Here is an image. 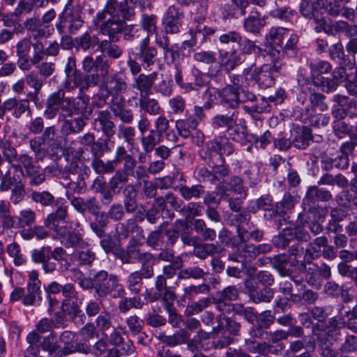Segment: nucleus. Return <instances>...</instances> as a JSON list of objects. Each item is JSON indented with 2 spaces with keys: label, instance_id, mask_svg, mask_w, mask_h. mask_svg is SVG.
<instances>
[{
  "label": "nucleus",
  "instance_id": "obj_15",
  "mask_svg": "<svg viewBox=\"0 0 357 357\" xmlns=\"http://www.w3.org/2000/svg\"><path fill=\"white\" fill-rule=\"evenodd\" d=\"M184 18V12L181 8L175 5L169 6L162 19V24L166 33H178L183 25Z\"/></svg>",
  "mask_w": 357,
  "mask_h": 357
},
{
  "label": "nucleus",
  "instance_id": "obj_48",
  "mask_svg": "<svg viewBox=\"0 0 357 357\" xmlns=\"http://www.w3.org/2000/svg\"><path fill=\"white\" fill-rule=\"evenodd\" d=\"M75 43L78 49H81L86 52L91 48H93L96 45L99 47L100 41L99 40L97 35L91 34L89 31H86L83 34L76 37Z\"/></svg>",
  "mask_w": 357,
  "mask_h": 357
},
{
  "label": "nucleus",
  "instance_id": "obj_29",
  "mask_svg": "<svg viewBox=\"0 0 357 357\" xmlns=\"http://www.w3.org/2000/svg\"><path fill=\"white\" fill-rule=\"evenodd\" d=\"M58 121L61 123V133L65 136L79 133L86 126V122L81 117L67 119L64 115H59Z\"/></svg>",
  "mask_w": 357,
  "mask_h": 357
},
{
  "label": "nucleus",
  "instance_id": "obj_13",
  "mask_svg": "<svg viewBox=\"0 0 357 357\" xmlns=\"http://www.w3.org/2000/svg\"><path fill=\"white\" fill-rule=\"evenodd\" d=\"M242 89L234 85H226L222 89H215V96L218 103L227 109H237L241 103L243 102Z\"/></svg>",
  "mask_w": 357,
  "mask_h": 357
},
{
  "label": "nucleus",
  "instance_id": "obj_36",
  "mask_svg": "<svg viewBox=\"0 0 357 357\" xmlns=\"http://www.w3.org/2000/svg\"><path fill=\"white\" fill-rule=\"evenodd\" d=\"M33 44L30 38H23L20 40L15 45L16 56L17 57V64L22 70L26 61L30 56V52Z\"/></svg>",
  "mask_w": 357,
  "mask_h": 357
},
{
  "label": "nucleus",
  "instance_id": "obj_5",
  "mask_svg": "<svg viewBox=\"0 0 357 357\" xmlns=\"http://www.w3.org/2000/svg\"><path fill=\"white\" fill-rule=\"evenodd\" d=\"M281 73V66L276 62L257 66L254 63L243 70V76L248 84H256L260 89L271 87L275 77Z\"/></svg>",
  "mask_w": 357,
  "mask_h": 357
},
{
  "label": "nucleus",
  "instance_id": "obj_37",
  "mask_svg": "<svg viewBox=\"0 0 357 357\" xmlns=\"http://www.w3.org/2000/svg\"><path fill=\"white\" fill-rule=\"evenodd\" d=\"M265 24V19L261 17L260 13L257 10L252 11L250 14L244 19L243 23L245 31L251 33H259Z\"/></svg>",
  "mask_w": 357,
  "mask_h": 357
},
{
  "label": "nucleus",
  "instance_id": "obj_17",
  "mask_svg": "<svg viewBox=\"0 0 357 357\" xmlns=\"http://www.w3.org/2000/svg\"><path fill=\"white\" fill-rule=\"evenodd\" d=\"M89 102V96L86 94L78 95L77 98L65 97L61 107V113L65 117L82 114L86 109Z\"/></svg>",
  "mask_w": 357,
  "mask_h": 357
},
{
  "label": "nucleus",
  "instance_id": "obj_64",
  "mask_svg": "<svg viewBox=\"0 0 357 357\" xmlns=\"http://www.w3.org/2000/svg\"><path fill=\"white\" fill-rule=\"evenodd\" d=\"M195 231L199 234L204 241H214L216 232L214 229L208 228L205 222L202 219L195 220L193 224Z\"/></svg>",
  "mask_w": 357,
  "mask_h": 357
},
{
  "label": "nucleus",
  "instance_id": "obj_22",
  "mask_svg": "<svg viewBox=\"0 0 357 357\" xmlns=\"http://www.w3.org/2000/svg\"><path fill=\"white\" fill-rule=\"evenodd\" d=\"M39 346L46 352L49 357H63V349L59 344L58 334L56 332H51L47 335L40 336Z\"/></svg>",
  "mask_w": 357,
  "mask_h": 357
},
{
  "label": "nucleus",
  "instance_id": "obj_40",
  "mask_svg": "<svg viewBox=\"0 0 357 357\" xmlns=\"http://www.w3.org/2000/svg\"><path fill=\"white\" fill-rule=\"evenodd\" d=\"M114 172V174L109 181V185L113 190V193L118 194L128 182L130 172H132V170H126L122 168Z\"/></svg>",
  "mask_w": 357,
  "mask_h": 357
},
{
  "label": "nucleus",
  "instance_id": "obj_60",
  "mask_svg": "<svg viewBox=\"0 0 357 357\" xmlns=\"http://www.w3.org/2000/svg\"><path fill=\"white\" fill-rule=\"evenodd\" d=\"M210 291L211 287L208 284L202 283L198 285L192 284L183 289L182 299L183 301L193 300L199 294H207Z\"/></svg>",
  "mask_w": 357,
  "mask_h": 357
},
{
  "label": "nucleus",
  "instance_id": "obj_25",
  "mask_svg": "<svg viewBox=\"0 0 357 357\" xmlns=\"http://www.w3.org/2000/svg\"><path fill=\"white\" fill-rule=\"evenodd\" d=\"M109 107L115 118L121 120L123 124L132 123L134 116L131 109L125 108V99L123 97H116L109 102Z\"/></svg>",
  "mask_w": 357,
  "mask_h": 357
},
{
  "label": "nucleus",
  "instance_id": "obj_2",
  "mask_svg": "<svg viewBox=\"0 0 357 357\" xmlns=\"http://www.w3.org/2000/svg\"><path fill=\"white\" fill-rule=\"evenodd\" d=\"M135 15L134 8L126 3L107 0L104 9L96 15L93 22L102 35L107 36L112 41H119L125 22L132 20Z\"/></svg>",
  "mask_w": 357,
  "mask_h": 357
},
{
  "label": "nucleus",
  "instance_id": "obj_8",
  "mask_svg": "<svg viewBox=\"0 0 357 357\" xmlns=\"http://www.w3.org/2000/svg\"><path fill=\"white\" fill-rule=\"evenodd\" d=\"M299 11L303 17L313 22L317 32L324 31L326 33H332L331 26L323 16L324 13L323 0H303L300 4Z\"/></svg>",
  "mask_w": 357,
  "mask_h": 357
},
{
  "label": "nucleus",
  "instance_id": "obj_50",
  "mask_svg": "<svg viewBox=\"0 0 357 357\" xmlns=\"http://www.w3.org/2000/svg\"><path fill=\"white\" fill-rule=\"evenodd\" d=\"M308 66L310 70L311 77L316 82H318L319 79L324 77V74H328L332 70L331 63L326 61H310L308 63Z\"/></svg>",
  "mask_w": 357,
  "mask_h": 357
},
{
  "label": "nucleus",
  "instance_id": "obj_19",
  "mask_svg": "<svg viewBox=\"0 0 357 357\" xmlns=\"http://www.w3.org/2000/svg\"><path fill=\"white\" fill-rule=\"evenodd\" d=\"M154 275L153 266H141L140 270L132 272L126 279L128 289L133 294H139L142 288L143 278L149 279Z\"/></svg>",
  "mask_w": 357,
  "mask_h": 357
},
{
  "label": "nucleus",
  "instance_id": "obj_54",
  "mask_svg": "<svg viewBox=\"0 0 357 357\" xmlns=\"http://www.w3.org/2000/svg\"><path fill=\"white\" fill-rule=\"evenodd\" d=\"M30 197L33 202L44 207L56 206L57 202H60L50 192L47 190L33 191Z\"/></svg>",
  "mask_w": 357,
  "mask_h": 357
},
{
  "label": "nucleus",
  "instance_id": "obj_3",
  "mask_svg": "<svg viewBox=\"0 0 357 357\" xmlns=\"http://www.w3.org/2000/svg\"><path fill=\"white\" fill-rule=\"evenodd\" d=\"M259 47L255 42L243 37L236 31H229L218 37V51L222 66L228 72L244 61L243 54H252Z\"/></svg>",
  "mask_w": 357,
  "mask_h": 357
},
{
  "label": "nucleus",
  "instance_id": "obj_53",
  "mask_svg": "<svg viewBox=\"0 0 357 357\" xmlns=\"http://www.w3.org/2000/svg\"><path fill=\"white\" fill-rule=\"evenodd\" d=\"M188 229V224L185 220H176L173 227L169 229H165L163 231L164 234L167 237V244L173 245L177 241L179 234Z\"/></svg>",
  "mask_w": 357,
  "mask_h": 357
},
{
  "label": "nucleus",
  "instance_id": "obj_44",
  "mask_svg": "<svg viewBox=\"0 0 357 357\" xmlns=\"http://www.w3.org/2000/svg\"><path fill=\"white\" fill-rule=\"evenodd\" d=\"M116 230L119 236L121 238H127L130 233L136 232L144 238L143 229L139 227L133 219H128L126 222H119L116 225Z\"/></svg>",
  "mask_w": 357,
  "mask_h": 357
},
{
  "label": "nucleus",
  "instance_id": "obj_18",
  "mask_svg": "<svg viewBox=\"0 0 357 357\" xmlns=\"http://www.w3.org/2000/svg\"><path fill=\"white\" fill-rule=\"evenodd\" d=\"M31 100L26 98H10L0 105V117L3 118L6 112H11L13 117L19 119L26 112H30Z\"/></svg>",
  "mask_w": 357,
  "mask_h": 357
},
{
  "label": "nucleus",
  "instance_id": "obj_4",
  "mask_svg": "<svg viewBox=\"0 0 357 357\" xmlns=\"http://www.w3.org/2000/svg\"><path fill=\"white\" fill-rule=\"evenodd\" d=\"M56 209L47 215L44 221L45 226L54 234V239H59L66 248L84 249L89 243L79 233L70 232L67 225H60L66 222L68 217V206L66 202H57Z\"/></svg>",
  "mask_w": 357,
  "mask_h": 357
},
{
  "label": "nucleus",
  "instance_id": "obj_56",
  "mask_svg": "<svg viewBox=\"0 0 357 357\" xmlns=\"http://www.w3.org/2000/svg\"><path fill=\"white\" fill-rule=\"evenodd\" d=\"M140 28L147 33V36H150L156 33L158 27V17L153 14L142 13L139 20Z\"/></svg>",
  "mask_w": 357,
  "mask_h": 357
},
{
  "label": "nucleus",
  "instance_id": "obj_12",
  "mask_svg": "<svg viewBox=\"0 0 357 357\" xmlns=\"http://www.w3.org/2000/svg\"><path fill=\"white\" fill-rule=\"evenodd\" d=\"M232 224L237 227L238 236L241 243L250 239L260 241L263 237V231L257 229L252 222H250L249 211H241L231 216Z\"/></svg>",
  "mask_w": 357,
  "mask_h": 357
},
{
  "label": "nucleus",
  "instance_id": "obj_10",
  "mask_svg": "<svg viewBox=\"0 0 357 357\" xmlns=\"http://www.w3.org/2000/svg\"><path fill=\"white\" fill-rule=\"evenodd\" d=\"M138 238H132L130 239L125 250H116L115 255L123 264H135L141 263V266H153V256L149 252L143 251L140 249L142 243Z\"/></svg>",
  "mask_w": 357,
  "mask_h": 357
},
{
  "label": "nucleus",
  "instance_id": "obj_21",
  "mask_svg": "<svg viewBox=\"0 0 357 357\" xmlns=\"http://www.w3.org/2000/svg\"><path fill=\"white\" fill-rule=\"evenodd\" d=\"M43 297L38 296L27 287L26 289L21 287H15L10 294V302L15 303L21 301L24 306H39Z\"/></svg>",
  "mask_w": 357,
  "mask_h": 357
},
{
  "label": "nucleus",
  "instance_id": "obj_14",
  "mask_svg": "<svg viewBox=\"0 0 357 357\" xmlns=\"http://www.w3.org/2000/svg\"><path fill=\"white\" fill-rule=\"evenodd\" d=\"M122 162H124L123 168L126 170H133L137 165L135 158L128 153L123 146H119L116 149L114 159L106 161L105 165L101 162L100 164L105 167V174H109L114 172Z\"/></svg>",
  "mask_w": 357,
  "mask_h": 357
},
{
  "label": "nucleus",
  "instance_id": "obj_30",
  "mask_svg": "<svg viewBox=\"0 0 357 357\" xmlns=\"http://www.w3.org/2000/svg\"><path fill=\"white\" fill-rule=\"evenodd\" d=\"M248 5V0H231L222 6L221 13L224 18H238L245 15Z\"/></svg>",
  "mask_w": 357,
  "mask_h": 357
},
{
  "label": "nucleus",
  "instance_id": "obj_62",
  "mask_svg": "<svg viewBox=\"0 0 357 357\" xmlns=\"http://www.w3.org/2000/svg\"><path fill=\"white\" fill-rule=\"evenodd\" d=\"M308 264L310 266L307 268L306 266L304 267L301 264L302 268L306 270V281L310 286L319 288L323 282L319 273V266L317 264H313L312 261Z\"/></svg>",
  "mask_w": 357,
  "mask_h": 357
},
{
  "label": "nucleus",
  "instance_id": "obj_32",
  "mask_svg": "<svg viewBox=\"0 0 357 357\" xmlns=\"http://www.w3.org/2000/svg\"><path fill=\"white\" fill-rule=\"evenodd\" d=\"M158 73L153 72L149 75L141 73L134 78L133 88L140 92V95L150 96L152 88L158 77Z\"/></svg>",
  "mask_w": 357,
  "mask_h": 357
},
{
  "label": "nucleus",
  "instance_id": "obj_27",
  "mask_svg": "<svg viewBox=\"0 0 357 357\" xmlns=\"http://www.w3.org/2000/svg\"><path fill=\"white\" fill-rule=\"evenodd\" d=\"M238 116V112L236 110L227 114H218L211 119V126L214 129L229 132L236 126Z\"/></svg>",
  "mask_w": 357,
  "mask_h": 357
},
{
  "label": "nucleus",
  "instance_id": "obj_63",
  "mask_svg": "<svg viewBox=\"0 0 357 357\" xmlns=\"http://www.w3.org/2000/svg\"><path fill=\"white\" fill-rule=\"evenodd\" d=\"M287 41L282 45V50H280V54H286L287 56L294 57L298 52V36L296 33H291L287 38Z\"/></svg>",
  "mask_w": 357,
  "mask_h": 357
},
{
  "label": "nucleus",
  "instance_id": "obj_58",
  "mask_svg": "<svg viewBox=\"0 0 357 357\" xmlns=\"http://www.w3.org/2000/svg\"><path fill=\"white\" fill-rule=\"evenodd\" d=\"M38 336L36 333L29 332L26 337V342L29 344L24 351V357H40V346Z\"/></svg>",
  "mask_w": 357,
  "mask_h": 357
},
{
  "label": "nucleus",
  "instance_id": "obj_45",
  "mask_svg": "<svg viewBox=\"0 0 357 357\" xmlns=\"http://www.w3.org/2000/svg\"><path fill=\"white\" fill-rule=\"evenodd\" d=\"M109 39H110L109 38ZM116 41H112L111 40H103L99 43V50L102 53V55L113 59H119L123 54V49L115 43Z\"/></svg>",
  "mask_w": 357,
  "mask_h": 357
},
{
  "label": "nucleus",
  "instance_id": "obj_16",
  "mask_svg": "<svg viewBox=\"0 0 357 357\" xmlns=\"http://www.w3.org/2000/svg\"><path fill=\"white\" fill-rule=\"evenodd\" d=\"M243 93V102H248L243 107L244 112L248 114L252 115L255 113L261 114L270 111V105L268 100L264 97H257L253 92L248 89H242Z\"/></svg>",
  "mask_w": 357,
  "mask_h": 357
},
{
  "label": "nucleus",
  "instance_id": "obj_61",
  "mask_svg": "<svg viewBox=\"0 0 357 357\" xmlns=\"http://www.w3.org/2000/svg\"><path fill=\"white\" fill-rule=\"evenodd\" d=\"M208 274V271L202 267L191 266L181 269L178 273V279L188 280L192 278L194 280H201L204 279Z\"/></svg>",
  "mask_w": 357,
  "mask_h": 357
},
{
  "label": "nucleus",
  "instance_id": "obj_39",
  "mask_svg": "<svg viewBox=\"0 0 357 357\" xmlns=\"http://www.w3.org/2000/svg\"><path fill=\"white\" fill-rule=\"evenodd\" d=\"M331 198L332 195L329 190L313 185L307 189L303 201L305 203L314 204L316 202H328Z\"/></svg>",
  "mask_w": 357,
  "mask_h": 357
},
{
  "label": "nucleus",
  "instance_id": "obj_41",
  "mask_svg": "<svg viewBox=\"0 0 357 357\" xmlns=\"http://www.w3.org/2000/svg\"><path fill=\"white\" fill-rule=\"evenodd\" d=\"M82 303H73L65 301L61 302V309L71 315L72 319L77 325H82L86 319L85 314L80 310L79 306Z\"/></svg>",
  "mask_w": 357,
  "mask_h": 357
},
{
  "label": "nucleus",
  "instance_id": "obj_7",
  "mask_svg": "<svg viewBox=\"0 0 357 357\" xmlns=\"http://www.w3.org/2000/svg\"><path fill=\"white\" fill-rule=\"evenodd\" d=\"M268 342H257L254 340H245V347L250 353H270L273 355H281L285 348L282 342L287 339V333L283 330L268 332Z\"/></svg>",
  "mask_w": 357,
  "mask_h": 357
},
{
  "label": "nucleus",
  "instance_id": "obj_26",
  "mask_svg": "<svg viewBox=\"0 0 357 357\" xmlns=\"http://www.w3.org/2000/svg\"><path fill=\"white\" fill-rule=\"evenodd\" d=\"M328 243V238L325 236L317 237L309 243L305 249L301 265L305 267V264H311L314 259L320 257L322 253L321 248L326 247Z\"/></svg>",
  "mask_w": 357,
  "mask_h": 357
},
{
  "label": "nucleus",
  "instance_id": "obj_31",
  "mask_svg": "<svg viewBox=\"0 0 357 357\" xmlns=\"http://www.w3.org/2000/svg\"><path fill=\"white\" fill-rule=\"evenodd\" d=\"M24 79L26 84L33 90V91H29L26 94V98L36 105L39 101L38 95L44 86L45 79L34 70H32L25 75Z\"/></svg>",
  "mask_w": 357,
  "mask_h": 357
},
{
  "label": "nucleus",
  "instance_id": "obj_52",
  "mask_svg": "<svg viewBox=\"0 0 357 357\" xmlns=\"http://www.w3.org/2000/svg\"><path fill=\"white\" fill-rule=\"evenodd\" d=\"M124 195L123 206L125 210L128 213L135 212L137 208V190L133 185H126L123 191Z\"/></svg>",
  "mask_w": 357,
  "mask_h": 357
},
{
  "label": "nucleus",
  "instance_id": "obj_49",
  "mask_svg": "<svg viewBox=\"0 0 357 357\" xmlns=\"http://www.w3.org/2000/svg\"><path fill=\"white\" fill-rule=\"evenodd\" d=\"M282 1V0H275V3L276 8L270 10L268 13L272 17L280 19L286 22L292 23L296 15V12L294 10H291L290 8L280 6L279 3Z\"/></svg>",
  "mask_w": 357,
  "mask_h": 357
},
{
  "label": "nucleus",
  "instance_id": "obj_1",
  "mask_svg": "<svg viewBox=\"0 0 357 357\" xmlns=\"http://www.w3.org/2000/svg\"><path fill=\"white\" fill-rule=\"evenodd\" d=\"M109 68L110 64L103 55H98L95 59L91 55L86 56L82 61L83 71L65 75L61 83L62 89L72 92L78 89V95L85 94L91 86H98L101 78L108 76Z\"/></svg>",
  "mask_w": 357,
  "mask_h": 357
},
{
  "label": "nucleus",
  "instance_id": "obj_28",
  "mask_svg": "<svg viewBox=\"0 0 357 357\" xmlns=\"http://www.w3.org/2000/svg\"><path fill=\"white\" fill-rule=\"evenodd\" d=\"M292 145L298 149H305L312 142L311 129L307 126H296L291 133Z\"/></svg>",
  "mask_w": 357,
  "mask_h": 357
},
{
  "label": "nucleus",
  "instance_id": "obj_6",
  "mask_svg": "<svg viewBox=\"0 0 357 357\" xmlns=\"http://www.w3.org/2000/svg\"><path fill=\"white\" fill-rule=\"evenodd\" d=\"M234 151L233 144L226 135H221L208 141L199 151L201 159L208 166L225 162L224 155H229Z\"/></svg>",
  "mask_w": 357,
  "mask_h": 357
},
{
  "label": "nucleus",
  "instance_id": "obj_11",
  "mask_svg": "<svg viewBox=\"0 0 357 357\" xmlns=\"http://www.w3.org/2000/svg\"><path fill=\"white\" fill-rule=\"evenodd\" d=\"M83 24L82 12L75 9L71 5L66 4L59 15L55 26L59 34H75Z\"/></svg>",
  "mask_w": 357,
  "mask_h": 357
},
{
  "label": "nucleus",
  "instance_id": "obj_46",
  "mask_svg": "<svg viewBox=\"0 0 357 357\" xmlns=\"http://www.w3.org/2000/svg\"><path fill=\"white\" fill-rule=\"evenodd\" d=\"M219 249L215 243H198L193 247V250L190 252V255H193L201 260L206 259L208 257L218 253Z\"/></svg>",
  "mask_w": 357,
  "mask_h": 357
},
{
  "label": "nucleus",
  "instance_id": "obj_59",
  "mask_svg": "<svg viewBox=\"0 0 357 357\" xmlns=\"http://www.w3.org/2000/svg\"><path fill=\"white\" fill-rule=\"evenodd\" d=\"M108 350V341L107 339L101 338L98 340L92 347L81 344L79 345V351L84 354L91 353L96 357L102 356Z\"/></svg>",
  "mask_w": 357,
  "mask_h": 357
},
{
  "label": "nucleus",
  "instance_id": "obj_34",
  "mask_svg": "<svg viewBox=\"0 0 357 357\" xmlns=\"http://www.w3.org/2000/svg\"><path fill=\"white\" fill-rule=\"evenodd\" d=\"M91 153L93 156V158L91 161V167L95 171V172L98 174H105V169L100 164L101 162L103 165H105V162L100 159L105 154V149H107V140L105 143L103 144L100 142H95L93 144H91Z\"/></svg>",
  "mask_w": 357,
  "mask_h": 357
},
{
  "label": "nucleus",
  "instance_id": "obj_38",
  "mask_svg": "<svg viewBox=\"0 0 357 357\" xmlns=\"http://www.w3.org/2000/svg\"><path fill=\"white\" fill-rule=\"evenodd\" d=\"M140 143L142 150L146 154L151 153L155 146L163 141L161 137L153 129L140 135Z\"/></svg>",
  "mask_w": 357,
  "mask_h": 357
},
{
  "label": "nucleus",
  "instance_id": "obj_35",
  "mask_svg": "<svg viewBox=\"0 0 357 357\" xmlns=\"http://www.w3.org/2000/svg\"><path fill=\"white\" fill-rule=\"evenodd\" d=\"M59 344L61 345L63 357L75 353L79 351V347L76 348L74 343L77 340L76 333L66 330L58 335Z\"/></svg>",
  "mask_w": 357,
  "mask_h": 357
},
{
  "label": "nucleus",
  "instance_id": "obj_23",
  "mask_svg": "<svg viewBox=\"0 0 357 357\" xmlns=\"http://www.w3.org/2000/svg\"><path fill=\"white\" fill-rule=\"evenodd\" d=\"M65 98V91L60 89L50 93L45 102L44 116L47 119H53L59 113L62 102Z\"/></svg>",
  "mask_w": 357,
  "mask_h": 357
},
{
  "label": "nucleus",
  "instance_id": "obj_57",
  "mask_svg": "<svg viewBox=\"0 0 357 357\" xmlns=\"http://www.w3.org/2000/svg\"><path fill=\"white\" fill-rule=\"evenodd\" d=\"M199 123L192 116H190L183 119H178L176 121V128L178 134L184 137L187 138L190 135L191 130H195Z\"/></svg>",
  "mask_w": 357,
  "mask_h": 357
},
{
  "label": "nucleus",
  "instance_id": "obj_24",
  "mask_svg": "<svg viewBox=\"0 0 357 357\" xmlns=\"http://www.w3.org/2000/svg\"><path fill=\"white\" fill-rule=\"evenodd\" d=\"M289 29L280 26H272L266 34L265 39L271 49L280 56V50H282V45L284 38H287Z\"/></svg>",
  "mask_w": 357,
  "mask_h": 357
},
{
  "label": "nucleus",
  "instance_id": "obj_20",
  "mask_svg": "<svg viewBox=\"0 0 357 357\" xmlns=\"http://www.w3.org/2000/svg\"><path fill=\"white\" fill-rule=\"evenodd\" d=\"M158 52L155 46L150 45V38L146 37L139 43L137 57L144 68H149L155 64L157 61Z\"/></svg>",
  "mask_w": 357,
  "mask_h": 357
},
{
  "label": "nucleus",
  "instance_id": "obj_33",
  "mask_svg": "<svg viewBox=\"0 0 357 357\" xmlns=\"http://www.w3.org/2000/svg\"><path fill=\"white\" fill-rule=\"evenodd\" d=\"M109 88L113 91L114 95L111 100H114L116 97H123L122 93H126L128 89L127 83V77L122 73L116 72L111 75L108 82Z\"/></svg>",
  "mask_w": 357,
  "mask_h": 357
},
{
  "label": "nucleus",
  "instance_id": "obj_42",
  "mask_svg": "<svg viewBox=\"0 0 357 357\" xmlns=\"http://www.w3.org/2000/svg\"><path fill=\"white\" fill-rule=\"evenodd\" d=\"M213 168V185H217L219 190H225V181L229 174V167L225 162L211 165Z\"/></svg>",
  "mask_w": 357,
  "mask_h": 357
},
{
  "label": "nucleus",
  "instance_id": "obj_47",
  "mask_svg": "<svg viewBox=\"0 0 357 357\" xmlns=\"http://www.w3.org/2000/svg\"><path fill=\"white\" fill-rule=\"evenodd\" d=\"M139 105L141 110L151 116H157L162 111L158 101L155 98H149V96L140 95Z\"/></svg>",
  "mask_w": 357,
  "mask_h": 357
},
{
  "label": "nucleus",
  "instance_id": "obj_51",
  "mask_svg": "<svg viewBox=\"0 0 357 357\" xmlns=\"http://www.w3.org/2000/svg\"><path fill=\"white\" fill-rule=\"evenodd\" d=\"M121 298L118 303V309L123 314L127 313L132 308L141 310L145 305L144 301L139 296L125 297L123 296Z\"/></svg>",
  "mask_w": 357,
  "mask_h": 357
},
{
  "label": "nucleus",
  "instance_id": "obj_43",
  "mask_svg": "<svg viewBox=\"0 0 357 357\" xmlns=\"http://www.w3.org/2000/svg\"><path fill=\"white\" fill-rule=\"evenodd\" d=\"M33 56L28 59L24 64L22 71H29L33 66L37 67L43 61L44 56L46 55L44 51V45L41 41H36L33 44Z\"/></svg>",
  "mask_w": 357,
  "mask_h": 357
},
{
  "label": "nucleus",
  "instance_id": "obj_9",
  "mask_svg": "<svg viewBox=\"0 0 357 357\" xmlns=\"http://www.w3.org/2000/svg\"><path fill=\"white\" fill-rule=\"evenodd\" d=\"M96 280V294L100 298L110 296L112 298H122L126 295L123 285L120 282L119 276L109 274L106 271H98Z\"/></svg>",
  "mask_w": 357,
  "mask_h": 357
},
{
  "label": "nucleus",
  "instance_id": "obj_55",
  "mask_svg": "<svg viewBox=\"0 0 357 357\" xmlns=\"http://www.w3.org/2000/svg\"><path fill=\"white\" fill-rule=\"evenodd\" d=\"M178 190L183 199L190 200L192 198H199L204 194V188L202 185H194L188 187L185 185H176L174 187Z\"/></svg>",
  "mask_w": 357,
  "mask_h": 357
}]
</instances>
